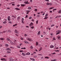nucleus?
<instances>
[{
	"mask_svg": "<svg viewBox=\"0 0 61 61\" xmlns=\"http://www.w3.org/2000/svg\"><path fill=\"white\" fill-rule=\"evenodd\" d=\"M6 32V31H5V30H4L3 31V33H5Z\"/></svg>",
	"mask_w": 61,
	"mask_h": 61,
	"instance_id": "55",
	"label": "nucleus"
},
{
	"mask_svg": "<svg viewBox=\"0 0 61 61\" xmlns=\"http://www.w3.org/2000/svg\"><path fill=\"white\" fill-rule=\"evenodd\" d=\"M7 53H11V52L8 51L7 52Z\"/></svg>",
	"mask_w": 61,
	"mask_h": 61,
	"instance_id": "47",
	"label": "nucleus"
},
{
	"mask_svg": "<svg viewBox=\"0 0 61 61\" xmlns=\"http://www.w3.org/2000/svg\"><path fill=\"white\" fill-rule=\"evenodd\" d=\"M9 23H10V24H11V22L10 21H9L8 22Z\"/></svg>",
	"mask_w": 61,
	"mask_h": 61,
	"instance_id": "53",
	"label": "nucleus"
},
{
	"mask_svg": "<svg viewBox=\"0 0 61 61\" xmlns=\"http://www.w3.org/2000/svg\"><path fill=\"white\" fill-rule=\"evenodd\" d=\"M55 10H56V9H53V12H54V11Z\"/></svg>",
	"mask_w": 61,
	"mask_h": 61,
	"instance_id": "30",
	"label": "nucleus"
},
{
	"mask_svg": "<svg viewBox=\"0 0 61 61\" xmlns=\"http://www.w3.org/2000/svg\"><path fill=\"white\" fill-rule=\"evenodd\" d=\"M17 6L18 7H19V6H20V5H17Z\"/></svg>",
	"mask_w": 61,
	"mask_h": 61,
	"instance_id": "50",
	"label": "nucleus"
},
{
	"mask_svg": "<svg viewBox=\"0 0 61 61\" xmlns=\"http://www.w3.org/2000/svg\"><path fill=\"white\" fill-rule=\"evenodd\" d=\"M45 1L47 2H49V0H45Z\"/></svg>",
	"mask_w": 61,
	"mask_h": 61,
	"instance_id": "59",
	"label": "nucleus"
},
{
	"mask_svg": "<svg viewBox=\"0 0 61 61\" xmlns=\"http://www.w3.org/2000/svg\"><path fill=\"white\" fill-rule=\"evenodd\" d=\"M15 33H18V31L16 30H15Z\"/></svg>",
	"mask_w": 61,
	"mask_h": 61,
	"instance_id": "16",
	"label": "nucleus"
},
{
	"mask_svg": "<svg viewBox=\"0 0 61 61\" xmlns=\"http://www.w3.org/2000/svg\"><path fill=\"white\" fill-rule=\"evenodd\" d=\"M27 39L28 40H29V41H31V39H30L29 38H27Z\"/></svg>",
	"mask_w": 61,
	"mask_h": 61,
	"instance_id": "17",
	"label": "nucleus"
},
{
	"mask_svg": "<svg viewBox=\"0 0 61 61\" xmlns=\"http://www.w3.org/2000/svg\"><path fill=\"white\" fill-rule=\"evenodd\" d=\"M6 50H9V51H11V50H10V48H8L6 49Z\"/></svg>",
	"mask_w": 61,
	"mask_h": 61,
	"instance_id": "12",
	"label": "nucleus"
},
{
	"mask_svg": "<svg viewBox=\"0 0 61 61\" xmlns=\"http://www.w3.org/2000/svg\"><path fill=\"white\" fill-rule=\"evenodd\" d=\"M27 16H28V15H26V17H25V18H26L27 17H28Z\"/></svg>",
	"mask_w": 61,
	"mask_h": 61,
	"instance_id": "49",
	"label": "nucleus"
},
{
	"mask_svg": "<svg viewBox=\"0 0 61 61\" xmlns=\"http://www.w3.org/2000/svg\"><path fill=\"white\" fill-rule=\"evenodd\" d=\"M24 43H25V44H29V42H28L26 41H25Z\"/></svg>",
	"mask_w": 61,
	"mask_h": 61,
	"instance_id": "11",
	"label": "nucleus"
},
{
	"mask_svg": "<svg viewBox=\"0 0 61 61\" xmlns=\"http://www.w3.org/2000/svg\"><path fill=\"white\" fill-rule=\"evenodd\" d=\"M45 12H44L43 13V15H45Z\"/></svg>",
	"mask_w": 61,
	"mask_h": 61,
	"instance_id": "60",
	"label": "nucleus"
},
{
	"mask_svg": "<svg viewBox=\"0 0 61 61\" xmlns=\"http://www.w3.org/2000/svg\"><path fill=\"white\" fill-rule=\"evenodd\" d=\"M34 11H35L36 12H37V9H35L34 10Z\"/></svg>",
	"mask_w": 61,
	"mask_h": 61,
	"instance_id": "23",
	"label": "nucleus"
},
{
	"mask_svg": "<svg viewBox=\"0 0 61 61\" xmlns=\"http://www.w3.org/2000/svg\"><path fill=\"white\" fill-rule=\"evenodd\" d=\"M21 6L24 7L25 5V4H21Z\"/></svg>",
	"mask_w": 61,
	"mask_h": 61,
	"instance_id": "8",
	"label": "nucleus"
},
{
	"mask_svg": "<svg viewBox=\"0 0 61 61\" xmlns=\"http://www.w3.org/2000/svg\"><path fill=\"white\" fill-rule=\"evenodd\" d=\"M11 16L12 17H14L15 19L16 18V16H14L13 15H12Z\"/></svg>",
	"mask_w": 61,
	"mask_h": 61,
	"instance_id": "14",
	"label": "nucleus"
},
{
	"mask_svg": "<svg viewBox=\"0 0 61 61\" xmlns=\"http://www.w3.org/2000/svg\"><path fill=\"white\" fill-rule=\"evenodd\" d=\"M33 25V23L31 22L30 24L29 25H30V26H32V25Z\"/></svg>",
	"mask_w": 61,
	"mask_h": 61,
	"instance_id": "9",
	"label": "nucleus"
},
{
	"mask_svg": "<svg viewBox=\"0 0 61 61\" xmlns=\"http://www.w3.org/2000/svg\"><path fill=\"white\" fill-rule=\"evenodd\" d=\"M0 40H3L4 39L3 38H1L0 39Z\"/></svg>",
	"mask_w": 61,
	"mask_h": 61,
	"instance_id": "52",
	"label": "nucleus"
},
{
	"mask_svg": "<svg viewBox=\"0 0 61 61\" xmlns=\"http://www.w3.org/2000/svg\"><path fill=\"white\" fill-rule=\"evenodd\" d=\"M24 18H22V21H24Z\"/></svg>",
	"mask_w": 61,
	"mask_h": 61,
	"instance_id": "46",
	"label": "nucleus"
},
{
	"mask_svg": "<svg viewBox=\"0 0 61 61\" xmlns=\"http://www.w3.org/2000/svg\"><path fill=\"white\" fill-rule=\"evenodd\" d=\"M54 47V46L53 45H51L50 46V48H53Z\"/></svg>",
	"mask_w": 61,
	"mask_h": 61,
	"instance_id": "15",
	"label": "nucleus"
},
{
	"mask_svg": "<svg viewBox=\"0 0 61 61\" xmlns=\"http://www.w3.org/2000/svg\"><path fill=\"white\" fill-rule=\"evenodd\" d=\"M17 25V24H15V25H13V26L14 27H15V26H16V25Z\"/></svg>",
	"mask_w": 61,
	"mask_h": 61,
	"instance_id": "21",
	"label": "nucleus"
},
{
	"mask_svg": "<svg viewBox=\"0 0 61 61\" xmlns=\"http://www.w3.org/2000/svg\"><path fill=\"white\" fill-rule=\"evenodd\" d=\"M45 58H47V59H49V58L48 57H45Z\"/></svg>",
	"mask_w": 61,
	"mask_h": 61,
	"instance_id": "35",
	"label": "nucleus"
},
{
	"mask_svg": "<svg viewBox=\"0 0 61 61\" xmlns=\"http://www.w3.org/2000/svg\"><path fill=\"white\" fill-rule=\"evenodd\" d=\"M10 48H12L13 49H14V48L12 47H10Z\"/></svg>",
	"mask_w": 61,
	"mask_h": 61,
	"instance_id": "48",
	"label": "nucleus"
},
{
	"mask_svg": "<svg viewBox=\"0 0 61 61\" xmlns=\"http://www.w3.org/2000/svg\"><path fill=\"white\" fill-rule=\"evenodd\" d=\"M10 61H13V59L12 58H10Z\"/></svg>",
	"mask_w": 61,
	"mask_h": 61,
	"instance_id": "6",
	"label": "nucleus"
},
{
	"mask_svg": "<svg viewBox=\"0 0 61 61\" xmlns=\"http://www.w3.org/2000/svg\"><path fill=\"white\" fill-rule=\"evenodd\" d=\"M7 9H10V8H6Z\"/></svg>",
	"mask_w": 61,
	"mask_h": 61,
	"instance_id": "62",
	"label": "nucleus"
},
{
	"mask_svg": "<svg viewBox=\"0 0 61 61\" xmlns=\"http://www.w3.org/2000/svg\"><path fill=\"white\" fill-rule=\"evenodd\" d=\"M20 19V17L19 16L17 17V20L18 21H19V19Z\"/></svg>",
	"mask_w": 61,
	"mask_h": 61,
	"instance_id": "10",
	"label": "nucleus"
},
{
	"mask_svg": "<svg viewBox=\"0 0 61 61\" xmlns=\"http://www.w3.org/2000/svg\"><path fill=\"white\" fill-rule=\"evenodd\" d=\"M31 28H32V29H34V26H32L31 27Z\"/></svg>",
	"mask_w": 61,
	"mask_h": 61,
	"instance_id": "40",
	"label": "nucleus"
},
{
	"mask_svg": "<svg viewBox=\"0 0 61 61\" xmlns=\"http://www.w3.org/2000/svg\"><path fill=\"white\" fill-rule=\"evenodd\" d=\"M15 10H20V9H19L18 8H15Z\"/></svg>",
	"mask_w": 61,
	"mask_h": 61,
	"instance_id": "13",
	"label": "nucleus"
},
{
	"mask_svg": "<svg viewBox=\"0 0 61 61\" xmlns=\"http://www.w3.org/2000/svg\"><path fill=\"white\" fill-rule=\"evenodd\" d=\"M22 54L23 55V56H25V54L24 53H22Z\"/></svg>",
	"mask_w": 61,
	"mask_h": 61,
	"instance_id": "36",
	"label": "nucleus"
},
{
	"mask_svg": "<svg viewBox=\"0 0 61 61\" xmlns=\"http://www.w3.org/2000/svg\"><path fill=\"white\" fill-rule=\"evenodd\" d=\"M37 17H40V15H37Z\"/></svg>",
	"mask_w": 61,
	"mask_h": 61,
	"instance_id": "37",
	"label": "nucleus"
},
{
	"mask_svg": "<svg viewBox=\"0 0 61 61\" xmlns=\"http://www.w3.org/2000/svg\"><path fill=\"white\" fill-rule=\"evenodd\" d=\"M8 32H9L10 33H11V30H8Z\"/></svg>",
	"mask_w": 61,
	"mask_h": 61,
	"instance_id": "27",
	"label": "nucleus"
},
{
	"mask_svg": "<svg viewBox=\"0 0 61 61\" xmlns=\"http://www.w3.org/2000/svg\"><path fill=\"white\" fill-rule=\"evenodd\" d=\"M20 52H23V51H20Z\"/></svg>",
	"mask_w": 61,
	"mask_h": 61,
	"instance_id": "45",
	"label": "nucleus"
},
{
	"mask_svg": "<svg viewBox=\"0 0 61 61\" xmlns=\"http://www.w3.org/2000/svg\"><path fill=\"white\" fill-rule=\"evenodd\" d=\"M27 36V35L26 34H25V36Z\"/></svg>",
	"mask_w": 61,
	"mask_h": 61,
	"instance_id": "57",
	"label": "nucleus"
},
{
	"mask_svg": "<svg viewBox=\"0 0 61 61\" xmlns=\"http://www.w3.org/2000/svg\"><path fill=\"white\" fill-rule=\"evenodd\" d=\"M14 43H15V44H16V42H16V40H15L14 41Z\"/></svg>",
	"mask_w": 61,
	"mask_h": 61,
	"instance_id": "34",
	"label": "nucleus"
},
{
	"mask_svg": "<svg viewBox=\"0 0 61 61\" xmlns=\"http://www.w3.org/2000/svg\"><path fill=\"white\" fill-rule=\"evenodd\" d=\"M28 2V1H27L24 2V3L25 4V5H26V4H30V3Z\"/></svg>",
	"mask_w": 61,
	"mask_h": 61,
	"instance_id": "3",
	"label": "nucleus"
},
{
	"mask_svg": "<svg viewBox=\"0 0 61 61\" xmlns=\"http://www.w3.org/2000/svg\"><path fill=\"white\" fill-rule=\"evenodd\" d=\"M55 51H56V52H59V51H58V50H56V51L55 50Z\"/></svg>",
	"mask_w": 61,
	"mask_h": 61,
	"instance_id": "42",
	"label": "nucleus"
},
{
	"mask_svg": "<svg viewBox=\"0 0 61 61\" xmlns=\"http://www.w3.org/2000/svg\"><path fill=\"white\" fill-rule=\"evenodd\" d=\"M28 9H29V10H30V9H31V7H28Z\"/></svg>",
	"mask_w": 61,
	"mask_h": 61,
	"instance_id": "26",
	"label": "nucleus"
},
{
	"mask_svg": "<svg viewBox=\"0 0 61 61\" xmlns=\"http://www.w3.org/2000/svg\"><path fill=\"white\" fill-rule=\"evenodd\" d=\"M38 20H37L36 21V24H38Z\"/></svg>",
	"mask_w": 61,
	"mask_h": 61,
	"instance_id": "43",
	"label": "nucleus"
},
{
	"mask_svg": "<svg viewBox=\"0 0 61 61\" xmlns=\"http://www.w3.org/2000/svg\"><path fill=\"white\" fill-rule=\"evenodd\" d=\"M46 4L47 5H52V3H49V2H48Z\"/></svg>",
	"mask_w": 61,
	"mask_h": 61,
	"instance_id": "2",
	"label": "nucleus"
},
{
	"mask_svg": "<svg viewBox=\"0 0 61 61\" xmlns=\"http://www.w3.org/2000/svg\"><path fill=\"white\" fill-rule=\"evenodd\" d=\"M30 60L32 61H35V60L34 59L32 58H30Z\"/></svg>",
	"mask_w": 61,
	"mask_h": 61,
	"instance_id": "5",
	"label": "nucleus"
},
{
	"mask_svg": "<svg viewBox=\"0 0 61 61\" xmlns=\"http://www.w3.org/2000/svg\"><path fill=\"white\" fill-rule=\"evenodd\" d=\"M30 54V53L29 52H27L26 54V55H29Z\"/></svg>",
	"mask_w": 61,
	"mask_h": 61,
	"instance_id": "7",
	"label": "nucleus"
},
{
	"mask_svg": "<svg viewBox=\"0 0 61 61\" xmlns=\"http://www.w3.org/2000/svg\"><path fill=\"white\" fill-rule=\"evenodd\" d=\"M10 16H8V21H10Z\"/></svg>",
	"mask_w": 61,
	"mask_h": 61,
	"instance_id": "4",
	"label": "nucleus"
},
{
	"mask_svg": "<svg viewBox=\"0 0 61 61\" xmlns=\"http://www.w3.org/2000/svg\"><path fill=\"white\" fill-rule=\"evenodd\" d=\"M53 8H54V7H51L49 8V9L50 10L51 9H53Z\"/></svg>",
	"mask_w": 61,
	"mask_h": 61,
	"instance_id": "29",
	"label": "nucleus"
},
{
	"mask_svg": "<svg viewBox=\"0 0 61 61\" xmlns=\"http://www.w3.org/2000/svg\"><path fill=\"white\" fill-rule=\"evenodd\" d=\"M7 40H8V41H11V40H10V39H9V38H7Z\"/></svg>",
	"mask_w": 61,
	"mask_h": 61,
	"instance_id": "20",
	"label": "nucleus"
},
{
	"mask_svg": "<svg viewBox=\"0 0 61 61\" xmlns=\"http://www.w3.org/2000/svg\"><path fill=\"white\" fill-rule=\"evenodd\" d=\"M38 35H39L40 34V31H39L37 33Z\"/></svg>",
	"mask_w": 61,
	"mask_h": 61,
	"instance_id": "18",
	"label": "nucleus"
},
{
	"mask_svg": "<svg viewBox=\"0 0 61 61\" xmlns=\"http://www.w3.org/2000/svg\"><path fill=\"white\" fill-rule=\"evenodd\" d=\"M56 32H57L56 33V35H58V34H59L60 33V31L59 30H57Z\"/></svg>",
	"mask_w": 61,
	"mask_h": 61,
	"instance_id": "1",
	"label": "nucleus"
},
{
	"mask_svg": "<svg viewBox=\"0 0 61 61\" xmlns=\"http://www.w3.org/2000/svg\"><path fill=\"white\" fill-rule=\"evenodd\" d=\"M5 23H6V21H4L3 22V24H5Z\"/></svg>",
	"mask_w": 61,
	"mask_h": 61,
	"instance_id": "44",
	"label": "nucleus"
},
{
	"mask_svg": "<svg viewBox=\"0 0 61 61\" xmlns=\"http://www.w3.org/2000/svg\"><path fill=\"white\" fill-rule=\"evenodd\" d=\"M29 19H32V17H29Z\"/></svg>",
	"mask_w": 61,
	"mask_h": 61,
	"instance_id": "38",
	"label": "nucleus"
},
{
	"mask_svg": "<svg viewBox=\"0 0 61 61\" xmlns=\"http://www.w3.org/2000/svg\"><path fill=\"white\" fill-rule=\"evenodd\" d=\"M43 57L42 56L41 57V59H43Z\"/></svg>",
	"mask_w": 61,
	"mask_h": 61,
	"instance_id": "58",
	"label": "nucleus"
},
{
	"mask_svg": "<svg viewBox=\"0 0 61 61\" xmlns=\"http://www.w3.org/2000/svg\"><path fill=\"white\" fill-rule=\"evenodd\" d=\"M51 61H56V59H54L53 60H51Z\"/></svg>",
	"mask_w": 61,
	"mask_h": 61,
	"instance_id": "25",
	"label": "nucleus"
},
{
	"mask_svg": "<svg viewBox=\"0 0 61 61\" xmlns=\"http://www.w3.org/2000/svg\"><path fill=\"white\" fill-rule=\"evenodd\" d=\"M38 43L37 42H36V45L37 46H38Z\"/></svg>",
	"mask_w": 61,
	"mask_h": 61,
	"instance_id": "24",
	"label": "nucleus"
},
{
	"mask_svg": "<svg viewBox=\"0 0 61 61\" xmlns=\"http://www.w3.org/2000/svg\"><path fill=\"white\" fill-rule=\"evenodd\" d=\"M47 15H48V14L47 13L45 17H46Z\"/></svg>",
	"mask_w": 61,
	"mask_h": 61,
	"instance_id": "31",
	"label": "nucleus"
},
{
	"mask_svg": "<svg viewBox=\"0 0 61 61\" xmlns=\"http://www.w3.org/2000/svg\"><path fill=\"white\" fill-rule=\"evenodd\" d=\"M30 48H31V49H33V46H30Z\"/></svg>",
	"mask_w": 61,
	"mask_h": 61,
	"instance_id": "32",
	"label": "nucleus"
},
{
	"mask_svg": "<svg viewBox=\"0 0 61 61\" xmlns=\"http://www.w3.org/2000/svg\"><path fill=\"white\" fill-rule=\"evenodd\" d=\"M61 13V10H60L58 12V13L59 14H60Z\"/></svg>",
	"mask_w": 61,
	"mask_h": 61,
	"instance_id": "19",
	"label": "nucleus"
},
{
	"mask_svg": "<svg viewBox=\"0 0 61 61\" xmlns=\"http://www.w3.org/2000/svg\"><path fill=\"white\" fill-rule=\"evenodd\" d=\"M16 61V60H13V61Z\"/></svg>",
	"mask_w": 61,
	"mask_h": 61,
	"instance_id": "64",
	"label": "nucleus"
},
{
	"mask_svg": "<svg viewBox=\"0 0 61 61\" xmlns=\"http://www.w3.org/2000/svg\"><path fill=\"white\" fill-rule=\"evenodd\" d=\"M17 48H20V47L19 46H17Z\"/></svg>",
	"mask_w": 61,
	"mask_h": 61,
	"instance_id": "33",
	"label": "nucleus"
},
{
	"mask_svg": "<svg viewBox=\"0 0 61 61\" xmlns=\"http://www.w3.org/2000/svg\"><path fill=\"white\" fill-rule=\"evenodd\" d=\"M58 17H61V16H58Z\"/></svg>",
	"mask_w": 61,
	"mask_h": 61,
	"instance_id": "63",
	"label": "nucleus"
},
{
	"mask_svg": "<svg viewBox=\"0 0 61 61\" xmlns=\"http://www.w3.org/2000/svg\"><path fill=\"white\" fill-rule=\"evenodd\" d=\"M5 46H8V45L7 44H5Z\"/></svg>",
	"mask_w": 61,
	"mask_h": 61,
	"instance_id": "28",
	"label": "nucleus"
},
{
	"mask_svg": "<svg viewBox=\"0 0 61 61\" xmlns=\"http://www.w3.org/2000/svg\"><path fill=\"white\" fill-rule=\"evenodd\" d=\"M47 17H45V18H44V19H47Z\"/></svg>",
	"mask_w": 61,
	"mask_h": 61,
	"instance_id": "39",
	"label": "nucleus"
},
{
	"mask_svg": "<svg viewBox=\"0 0 61 61\" xmlns=\"http://www.w3.org/2000/svg\"><path fill=\"white\" fill-rule=\"evenodd\" d=\"M26 12H30V10H26Z\"/></svg>",
	"mask_w": 61,
	"mask_h": 61,
	"instance_id": "41",
	"label": "nucleus"
},
{
	"mask_svg": "<svg viewBox=\"0 0 61 61\" xmlns=\"http://www.w3.org/2000/svg\"><path fill=\"white\" fill-rule=\"evenodd\" d=\"M12 5L13 6H14L15 5V4H12Z\"/></svg>",
	"mask_w": 61,
	"mask_h": 61,
	"instance_id": "56",
	"label": "nucleus"
},
{
	"mask_svg": "<svg viewBox=\"0 0 61 61\" xmlns=\"http://www.w3.org/2000/svg\"><path fill=\"white\" fill-rule=\"evenodd\" d=\"M57 37L58 38V39L59 40L60 38V36H58Z\"/></svg>",
	"mask_w": 61,
	"mask_h": 61,
	"instance_id": "22",
	"label": "nucleus"
},
{
	"mask_svg": "<svg viewBox=\"0 0 61 61\" xmlns=\"http://www.w3.org/2000/svg\"><path fill=\"white\" fill-rule=\"evenodd\" d=\"M53 40H56V39L55 38V37H53Z\"/></svg>",
	"mask_w": 61,
	"mask_h": 61,
	"instance_id": "54",
	"label": "nucleus"
},
{
	"mask_svg": "<svg viewBox=\"0 0 61 61\" xmlns=\"http://www.w3.org/2000/svg\"><path fill=\"white\" fill-rule=\"evenodd\" d=\"M54 25H52L51 26V27H52V26H54Z\"/></svg>",
	"mask_w": 61,
	"mask_h": 61,
	"instance_id": "51",
	"label": "nucleus"
},
{
	"mask_svg": "<svg viewBox=\"0 0 61 61\" xmlns=\"http://www.w3.org/2000/svg\"><path fill=\"white\" fill-rule=\"evenodd\" d=\"M30 2H33V1L32 0H30Z\"/></svg>",
	"mask_w": 61,
	"mask_h": 61,
	"instance_id": "61",
	"label": "nucleus"
}]
</instances>
